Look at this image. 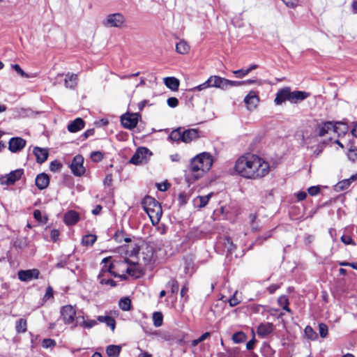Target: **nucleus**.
Returning a JSON list of instances; mask_svg holds the SVG:
<instances>
[{
  "instance_id": "nucleus-1",
  "label": "nucleus",
  "mask_w": 357,
  "mask_h": 357,
  "mask_svg": "<svg viewBox=\"0 0 357 357\" xmlns=\"http://www.w3.org/2000/svg\"><path fill=\"white\" fill-rule=\"evenodd\" d=\"M270 170L268 162L257 155L245 153L236 160L234 171L236 174L249 179H258L267 175Z\"/></svg>"
},
{
  "instance_id": "nucleus-2",
  "label": "nucleus",
  "mask_w": 357,
  "mask_h": 357,
  "mask_svg": "<svg viewBox=\"0 0 357 357\" xmlns=\"http://www.w3.org/2000/svg\"><path fill=\"white\" fill-rule=\"evenodd\" d=\"M213 162V157L209 153L203 152L195 156L191 159L188 167V181L194 182L203 177L210 170Z\"/></svg>"
},
{
  "instance_id": "nucleus-3",
  "label": "nucleus",
  "mask_w": 357,
  "mask_h": 357,
  "mask_svg": "<svg viewBox=\"0 0 357 357\" xmlns=\"http://www.w3.org/2000/svg\"><path fill=\"white\" fill-rule=\"evenodd\" d=\"M239 84L235 81L230 80L218 75H211L204 83L190 89L191 91H201L208 88H218L225 91L231 87H236Z\"/></svg>"
},
{
  "instance_id": "nucleus-4",
  "label": "nucleus",
  "mask_w": 357,
  "mask_h": 357,
  "mask_svg": "<svg viewBox=\"0 0 357 357\" xmlns=\"http://www.w3.org/2000/svg\"><path fill=\"white\" fill-rule=\"evenodd\" d=\"M310 95V93L305 91H291L289 87H284L278 91L274 102L276 105H281L286 101L296 104L308 98Z\"/></svg>"
},
{
  "instance_id": "nucleus-5",
  "label": "nucleus",
  "mask_w": 357,
  "mask_h": 357,
  "mask_svg": "<svg viewBox=\"0 0 357 357\" xmlns=\"http://www.w3.org/2000/svg\"><path fill=\"white\" fill-rule=\"evenodd\" d=\"M142 207L148 214L151 223L156 225L159 223L162 215V209L160 204L151 196H146L142 202Z\"/></svg>"
},
{
  "instance_id": "nucleus-6",
  "label": "nucleus",
  "mask_w": 357,
  "mask_h": 357,
  "mask_svg": "<svg viewBox=\"0 0 357 357\" xmlns=\"http://www.w3.org/2000/svg\"><path fill=\"white\" fill-rule=\"evenodd\" d=\"M152 155L151 151L145 147H139L130 158V163L134 165H142L146 163Z\"/></svg>"
},
{
  "instance_id": "nucleus-7",
  "label": "nucleus",
  "mask_w": 357,
  "mask_h": 357,
  "mask_svg": "<svg viewBox=\"0 0 357 357\" xmlns=\"http://www.w3.org/2000/svg\"><path fill=\"white\" fill-rule=\"evenodd\" d=\"M140 118L138 113L127 112L121 116V123L123 128L132 130L137 126Z\"/></svg>"
},
{
  "instance_id": "nucleus-8",
  "label": "nucleus",
  "mask_w": 357,
  "mask_h": 357,
  "mask_svg": "<svg viewBox=\"0 0 357 357\" xmlns=\"http://www.w3.org/2000/svg\"><path fill=\"white\" fill-rule=\"evenodd\" d=\"M126 22L124 16L121 13H113L108 15L103 24L107 27H122Z\"/></svg>"
},
{
  "instance_id": "nucleus-9",
  "label": "nucleus",
  "mask_w": 357,
  "mask_h": 357,
  "mask_svg": "<svg viewBox=\"0 0 357 357\" xmlns=\"http://www.w3.org/2000/svg\"><path fill=\"white\" fill-rule=\"evenodd\" d=\"M61 314L63 322L66 324H72L76 323V310L70 305H65L61 309Z\"/></svg>"
},
{
  "instance_id": "nucleus-10",
  "label": "nucleus",
  "mask_w": 357,
  "mask_h": 357,
  "mask_svg": "<svg viewBox=\"0 0 357 357\" xmlns=\"http://www.w3.org/2000/svg\"><path fill=\"white\" fill-rule=\"evenodd\" d=\"M84 158L77 155L74 157L73 160L70 165V169L74 175L80 176L85 172V168L83 166Z\"/></svg>"
},
{
  "instance_id": "nucleus-11",
  "label": "nucleus",
  "mask_w": 357,
  "mask_h": 357,
  "mask_svg": "<svg viewBox=\"0 0 357 357\" xmlns=\"http://www.w3.org/2000/svg\"><path fill=\"white\" fill-rule=\"evenodd\" d=\"M246 107L250 111L255 110L259 102V98L255 91H250L244 98Z\"/></svg>"
},
{
  "instance_id": "nucleus-12",
  "label": "nucleus",
  "mask_w": 357,
  "mask_h": 357,
  "mask_svg": "<svg viewBox=\"0 0 357 357\" xmlns=\"http://www.w3.org/2000/svg\"><path fill=\"white\" fill-rule=\"evenodd\" d=\"M40 275L39 270L36 268L21 270L18 272V278L23 282H29L33 279H38Z\"/></svg>"
},
{
  "instance_id": "nucleus-13",
  "label": "nucleus",
  "mask_w": 357,
  "mask_h": 357,
  "mask_svg": "<svg viewBox=\"0 0 357 357\" xmlns=\"http://www.w3.org/2000/svg\"><path fill=\"white\" fill-rule=\"evenodd\" d=\"M109 261V258H105L103 259L102 260V263L105 264V266L104 267L102 268V273L99 275V280H100V282L102 284H106V285H109L111 287H114L116 286V282L115 281H114L112 279H110V278H108V279H105L103 278V274L105 273H111L112 272V267H113V265L112 264H109V266L107 267V263Z\"/></svg>"
},
{
  "instance_id": "nucleus-14",
  "label": "nucleus",
  "mask_w": 357,
  "mask_h": 357,
  "mask_svg": "<svg viewBox=\"0 0 357 357\" xmlns=\"http://www.w3.org/2000/svg\"><path fill=\"white\" fill-rule=\"evenodd\" d=\"M23 173L24 171L22 169H17L12 171L2 178V183L6 185L14 184L17 181L21 178Z\"/></svg>"
},
{
  "instance_id": "nucleus-15",
  "label": "nucleus",
  "mask_w": 357,
  "mask_h": 357,
  "mask_svg": "<svg viewBox=\"0 0 357 357\" xmlns=\"http://www.w3.org/2000/svg\"><path fill=\"white\" fill-rule=\"evenodd\" d=\"M201 137L200 131L195 128L188 129L183 131V142L190 143Z\"/></svg>"
},
{
  "instance_id": "nucleus-16",
  "label": "nucleus",
  "mask_w": 357,
  "mask_h": 357,
  "mask_svg": "<svg viewBox=\"0 0 357 357\" xmlns=\"http://www.w3.org/2000/svg\"><path fill=\"white\" fill-rule=\"evenodd\" d=\"M98 321V320L95 319H85L84 316H78L76 317V323L73 325V327L79 326L89 329L96 326Z\"/></svg>"
},
{
  "instance_id": "nucleus-17",
  "label": "nucleus",
  "mask_w": 357,
  "mask_h": 357,
  "mask_svg": "<svg viewBox=\"0 0 357 357\" xmlns=\"http://www.w3.org/2000/svg\"><path fill=\"white\" fill-rule=\"evenodd\" d=\"M26 145V141L21 137H13L9 142V149L12 152H17Z\"/></svg>"
},
{
  "instance_id": "nucleus-18",
  "label": "nucleus",
  "mask_w": 357,
  "mask_h": 357,
  "mask_svg": "<svg viewBox=\"0 0 357 357\" xmlns=\"http://www.w3.org/2000/svg\"><path fill=\"white\" fill-rule=\"evenodd\" d=\"M334 129L333 123L328 121L318 125L316 129V133L320 137H323L327 134L333 132L332 130Z\"/></svg>"
},
{
  "instance_id": "nucleus-19",
  "label": "nucleus",
  "mask_w": 357,
  "mask_h": 357,
  "mask_svg": "<svg viewBox=\"0 0 357 357\" xmlns=\"http://www.w3.org/2000/svg\"><path fill=\"white\" fill-rule=\"evenodd\" d=\"M274 330V326L273 324L266 322L261 324L257 329V333L260 337H266L270 335Z\"/></svg>"
},
{
  "instance_id": "nucleus-20",
  "label": "nucleus",
  "mask_w": 357,
  "mask_h": 357,
  "mask_svg": "<svg viewBox=\"0 0 357 357\" xmlns=\"http://www.w3.org/2000/svg\"><path fill=\"white\" fill-rule=\"evenodd\" d=\"M213 196V192L209 193L206 196H197L193 199L192 203L195 208H202L206 206L209 199Z\"/></svg>"
},
{
  "instance_id": "nucleus-21",
  "label": "nucleus",
  "mask_w": 357,
  "mask_h": 357,
  "mask_svg": "<svg viewBox=\"0 0 357 357\" xmlns=\"http://www.w3.org/2000/svg\"><path fill=\"white\" fill-rule=\"evenodd\" d=\"M78 77L76 74L70 73L66 75L64 85L66 88L74 89L77 85Z\"/></svg>"
},
{
  "instance_id": "nucleus-22",
  "label": "nucleus",
  "mask_w": 357,
  "mask_h": 357,
  "mask_svg": "<svg viewBox=\"0 0 357 357\" xmlns=\"http://www.w3.org/2000/svg\"><path fill=\"white\" fill-rule=\"evenodd\" d=\"M50 183V178L47 174H40L36 178V185L40 190L45 189Z\"/></svg>"
},
{
  "instance_id": "nucleus-23",
  "label": "nucleus",
  "mask_w": 357,
  "mask_h": 357,
  "mask_svg": "<svg viewBox=\"0 0 357 357\" xmlns=\"http://www.w3.org/2000/svg\"><path fill=\"white\" fill-rule=\"evenodd\" d=\"M84 127V121L81 118H77L68 125V130L70 132H76Z\"/></svg>"
},
{
  "instance_id": "nucleus-24",
  "label": "nucleus",
  "mask_w": 357,
  "mask_h": 357,
  "mask_svg": "<svg viewBox=\"0 0 357 357\" xmlns=\"http://www.w3.org/2000/svg\"><path fill=\"white\" fill-rule=\"evenodd\" d=\"M357 180V173L356 174L352 175L350 178L347 179H344L337 183L335 185L336 190L337 191H341L347 189L350 185L355 181Z\"/></svg>"
},
{
  "instance_id": "nucleus-25",
  "label": "nucleus",
  "mask_w": 357,
  "mask_h": 357,
  "mask_svg": "<svg viewBox=\"0 0 357 357\" xmlns=\"http://www.w3.org/2000/svg\"><path fill=\"white\" fill-rule=\"evenodd\" d=\"M79 219V214L76 211H70L64 215V222L68 225L76 224Z\"/></svg>"
},
{
  "instance_id": "nucleus-26",
  "label": "nucleus",
  "mask_w": 357,
  "mask_h": 357,
  "mask_svg": "<svg viewBox=\"0 0 357 357\" xmlns=\"http://www.w3.org/2000/svg\"><path fill=\"white\" fill-rule=\"evenodd\" d=\"M33 153L36 157L37 162L39 163L44 162L48 157V151L45 149L35 147L33 149Z\"/></svg>"
},
{
  "instance_id": "nucleus-27",
  "label": "nucleus",
  "mask_w": 357,
  "mask_h": 357,
  "mask_svg": "<svg viewBox=\"0 0 357 357\" xmlns=\"http://www.w3.org/2000/svg\"><path fill=\"white\" fill-rule=\"evenodd\" d=\"M164 83L167 88L172 91H177L180 84L179 80L174 77L164 78Z\"/></svg>"
},
{
  "instance_id": "nucleus-28",
  "label": "nucleus",
  "mask_w": 357,
  "mask_h": 357,
  "mask_svg": "<svg viewBox=\"0 0 357 357\" xmlns=\"http://www.w3.org/2000/svg\"><path fill=\"white\" fill-rule=\"evenodd\" d=\"M190 46L188 43L184 40H181L176 45V51L180 54H186L189 53Z\"/></svg>"
},
{
  "instance_id": "nucleus-29",
  "label": "nucleus",
  "mask_w": 357,
  "mask_h": 357,
  "mask_svg": "<svg viewBox=\"0 0 357 357\" xmlns=\"http://www.w3.org/2000/svg\"><path fill=\"white\" fill-rule=\"evenodd\" d=\"M97 320L100 323H105L112 331L115 330L116 321L110 316H98Z\"/></svg>"
},
{
  "instance_id": "nucleus-30",
  "label": "nucleus",
  "mask_w": 357,
  "mask_h": 357,
  "mask_svg": "<svg viewBox=\"0 0 357 357\" xmlns=\"http://www.w3.org/2000/svg\"><path fill=\"white\" fill-rule=\"evenodd\" d=\"M334 129L332 130L333 132L337 133L338 135H344L349 130L348 126L343 122H336L333 123Z\"/></svg>"
},
{
  "instance_id": "nucleus-31",
  "label": "nucleus",
  "mask_w": 357,
  "mask_h": 357,
  "mask_svg": "<svg viewBox=\"0 0 357 357\" xmlns=\"http://www.w3.org/2000/svg\"><path fill=\"white\" fill-rule=\"evenodd\" d=\"M121 350V346L111 344L107 347L106 352L109 357H119Z\"/></svg>"
},
{
  "instance_id": "nucleus-32",
  "label": "nucleus",
  "mask_w": 357,
  "mask_h": 357,
  "mask_svg": "<svg viewBox=\"0 0 357 357\" xmlns=\"http://www.w3.org/2000/svg\"><path fill=\"white\" fill-rule=\"evenodd\" d=\"M27 322L25 319H20L16 322L15 328L18 333H24L26 331Z\"/></svg>"
},
{
  "instance_id": "nucleus-33",
  "label": "nucleus",
  "mask_w": 357,
  "mask_h": 357,
  "mask_svg": "<svg viewBox=\"0 0 357 357\" xmlns=\"http://www.w3.org/2000/svg\"><path fill=\"white\" fill-rule=\"evenodd\" d=\"M97 236L94 234H87L83 236L82 243L86 246L92 245L96 241Z\"/></svg>"
},
{
  "instance_id": "nucleus-34",
  "label": "nucleus",
  "mask_w": 357,
  "mask_h": 357,
  "mask_svg": "<svg viewBox=\"0 0 357 357\" xmlns=\"http://www.w3.org/2000/svg\"><path fill=\"white\" fill-rule=\"evenodd\" d=\"M169 137L174 142H183V131L181 128H178L173 130L170 135Z\"/></svg>"
},
{
  "instance_id": "nucleus-35",
  "label": "nucleus",
  "mask_w": 357,
  "mask_h": 357,
  "mask_svg": "<svg viewBox=\"0 0 357 357\" xmlns=\"http://www.w3.org/2000/svg\"><path fill=\"white\" fill-rule=\"evenodd\" d=\"M152 318H153V325L155 327H160L162 325L163 315L160 312H155L153 314Z\"/></svg>"
},
{
  "instance_id": "nucleus-36",
  "label": "nucleus",
  "mask_w": 357,
  "mask_h": 357,
  "mask_svg": "<svg viewBox=\"0 0 357 357\" xmlns=\"http://www.w3.org/2000/svg\"><path fill=\"white\" fill-rule=\"evenodd\" d=\"M119 305L121 310L128 311L130 309L131 301L128 298H121L119 303Z\"/></svg>"
},
{
  "instance_id": "nucleus-37",
  "label": "nucleus",
  "mask_w": 357,
  "mask_h": 357,
  "mask_svg": "<svg viewBox=\"0 0 357 357\" xmlns=\"http://www.w3.org/2000/svg\"><path fill=\"white\" fill-rule=\"evenodd\" d=\"M126 273L128 275H132L135 278H139L141 274V271L138 268H136L135 265H131V266L127 267Z\"/></svg>"
},
{
  "instance_id": "nucleus-38",
  "label": "nucleus",
  "mask_w": 357,
  "mask_h": 357,
  "mask_svg": "<svg viewBox=\"0 0 357 357\" xmlns=\"http://www.w3.org/2000/svg\"><path fill=\"white\" fill-rule=\"evenodd\" d=\"M232 340L235 343L243 342L246 340V335L243 332H237L233 335Z\"/></svg>"
},
{
  "instance_id": "nucleus-39",
  "label": "nucleus",
  "mask_w": 357,
  "mask_h": 357,
  "mask_svg": "<svg viewBox=\"0 0 357 357\" xmlns=\"http://www.w3.org/2000/svg\"><path fill=\"white\" fill-rule=\"evenodd\" d=\"M278 302L279 305L281 307H282V308L284 310H286L287 312H291L290 309L288 307V305H289L288 299H287V298L285 296H280L278 298Z\"/></svg>"
},
{
  "instance_id": "nucleus-40",
  "label": "nucleus",
  "mask_w": 357,
  "mask_h": 357,
  "mask_svg": "<svg viewBox=\"0 0 357 357\" xmlns=\"http://www.w3.org/2000/svg\"><path fill=\"white\" fill-rule=\"evenodd\" d=\"M235 82L239 83V84L236 85L237 86H240L245 84H257V85H261L263 84V81L261 79H247L245 81H235Z\"/></svg>"
},
{
  "instance_id": "nucleus-41",
  "label": "nucleus",
  "mask_w": 357,
  "mask_h": 357,
  "mask_svg": "<svg viewBox=\"0 0 357 357\" xmlns=\"http://www.w3.org/2000/svg\"><path fill=\"white\" fill-rule=\"evenodd\" d=\"M305 333L306 336L307 337V338L312 340H315L317 337L316 332H314V330L312 329V328L309 326L305 327Z\"/></svg>"
},
{
  "instance_id": "nucleus-42",
  "label": "nucleus",
  "mask_w": 357,
  "mask_h": 357,
  "mask_svg": "<svg viewBox=\"0 0 357 357\" xmlns=\"http://www.w3.org/2000/svg\"><path fill=\"white\" fill-rule=\"evenodd\" d=\"M145 79L144 78L142 77L140 78V81L138 84L137 83H131L128 82L126 84V87H131L132 89V93L135 92V89H137L139 86H144L145 84Z\"/></svg>"
},
{
  "instance_id": "nucleus-43",
  "label": "nucleus",
  "mask_w": 357,
  "mask_h": 357,
  "mask_svg": "<svg viewBox=\"0 0 357 357\" xmlns=\"http://www.w3.org/2000/svg\"><path fill=\"white\" fill-rule=\"evenodd\" d=\"M348 158L352 160L353 162H355L357 160V147H353L349 149L348 151Z\"/></svg>"
},
{
  "instance_id": "nucleus-44",
  "label": "nucleus",
  "mask_w": 357,
  "mask_h": 357,
  "mask_svg": "<svg viewBox=\"0 0 357 357\" xmlns=\"http://www.w3.org/2000/svg\"><path fill=\"white\" fill-rule=\"evenodd\" d=\"M233 73L238 78H243L249 74V70L247 69H240L237 70H234Z\"/></svg>"
},
{
  "instance_id": "nucleus-45",
  "label": "nucleus",
  "mask_w": 357,
  "mask_h": 357,
  "mask_svg": "<svg viewBox=\"0 0 357 357\" xmlns=\"http://www.w3.org/2000/svg\"><path fill=\"white\" fill-rule=\"evenodd\" d=\"M12 68L22 77H31V76H29L27 73H26L18 64H13L12 65Z\"/></svg>"
},
{
  "instance_id": "nucleus-46",
  "label": "nucleus",
  "mask_w": 357,
  "mask_h": 357,
  "mask_svg": "<svg viewBox=\"0 0 357 357\" xmlns=\"http://www.w3.org/2000/svg\"><path fill=\"white\" fill-rule=\"evenodd\" d=\"M319 334L321 337H326L328 335V326L325 324L319 325Z\"/></svg>"
},
{
  "instance_id": "nucleus-47",
  "label": "nucleus",
  "mask_w": 357,
  "mask_h": 357,
  "mask_svg": "<svg viewBox=\"0 0 357 357\" xmlns=\"http://www.w3.org/2000/svg\"><path fill=\"white\" fill-rule=\"evenodd\" d=\"M34 218L40 222H46L47 219L42 216L41 212L39 210H35L33 211Z\"/></svg>"
},
{
  "instance_id": "nucleus-48",
  "label": "nucleus",
  "mask_w": 357,
  "mask_h": 357,
  "mask_svg": "<svg viewBox=\"0 0 357 357\" xmlns=\"http://www.w3.org/2000/svg\"><path fill=\"white\" fill-rule=\"evenodd\" d=\"M168 285L171 287V291L172 294H176L178 290V283L176 280H172L168 282Z\"/></svg>"
},
{
  "instance_id": "nucleus-49",
  "label": "nucleus",
  "mask_w": 357,
  "mask_h": 357,
  "mask_svg": "<svg viewBox=\"0 0 357 357\" xmlns=\"http://www.w3.org/2000/svg\"><path fill=\"white\" fill-rule=\"evenodd\" d=\"M103 158V155L100 151H95L91 154V158L95 162L100 161Z\"/></svg>"
},
{
  "instance_id": "nucleus-50",
  "label": "nucleus",
  "mask_w": 357,
  "mask_h": 357,
  "mask_svg": "<svg viewBox=\"0 0 357 357\" xmlns=\"http://www.w3.org/2000/svg\"><path fill=\"white\" fill-rule=\"evenodd\" d=\"M237 291H236L233 296L229 300V303L231 307H234L240 303V300L236 297Z\"/></svg>"
},
{
  "instance_id": "nucleus-51",
  "label": "nucleus",
  "mask_w": 357,
  "mask_h": 357,
  "mask_svg": "<svg viewBox=\"0 0 357 357\" xmlns=\"http://www.w3.org/2000/svg\"><path fill=\"white\" fill-rule=\"evenodd\" d=\"M43 347L44 348H49L55 345V341L52 339H45L43 341Z\"/></svg>"
},
{
  "instance_id": "nucleus-52",
  "label": "nucleus",
  "mask_w": 357,
  "mask_h": 357,
  "mask_svg": "<svg viewBox=\"0 0 357 357\" xmlns=\"http://www.w3.org/2000/svg\"><path fill=\"white\" fill-rule=\"evenodd\" d=\"M167 104L170 107H176L178 104V100L176 98H169L167 99Z\"/></svg>"
},
{
  "instance_id": "nucleus-53",
  "label": "nucleus",
  "mask_w": 357,
  "mask_h": 357,
  "mask_svg": "<svg viewBox=\"0 0 357 357\" xmlns=\"http://www.w3.org/2000/svg\"><path fill=\"white\" fill-rule=\"evenodd\" d=\"M169 187V184L167 182L162 183H157V188L160 191H166Z\"/></svg>"
},
{
  "instance_id": "nucleus-54",
  "label": "nucleus",
  "mask_w": 357,
  "mask_h": 357,
  "mask_svg": "<svg viewBox=\"0 0 357 357\" xmlns=\"http://www.w3.org/2000/svg\"><path fill=\"white\" fill-rule=\"evenodd\" d=\"M341 240L342 241L346 244V245H349V244H353L354 245L355 243L353 242V240L352 238L349 236H346V235H343L342 237H341Z\"/></svg>"
},
{
  "instance_id": "nucleus-55",
  "label": "nucleus",
  "mask_w": 357,
  "mask_h": 357,
  "mask_svg": "<svg viewBox=\"0 0 357 357\" xmlns=\"http://www.w3.org/2000/svg\"><path fill=\"white\" fill-rule=\"evenodd\" d=\"M61 165L59 162H58L57 161H53L51 162L50 164V169L52 171H58L61 169Z\"/></svg>"
},
{
  "instance_id": "nucleus-56",
  "label": "nucleus",
  "mask_w": 357,
  "mask_h": 357,
  "mask_svg": "<svg viewBox=\"0 0 357 357\" xmlns=\"http://www.w3.org/2000/svg\"><path fill=\"white\" fill-rule=\"evenodd\" d=\"M59 236V232L57 229H52L50 231V238L53 241H56Z\"/></svg>"
},
{
  "instance_id": "nucleus-57",
  "label": "nucleus",
  "mask_w": 357,
  "mask_h": 357,
  "mask_svg": "<svg viewBox=\"0 0 357 357\" xmlns=\"http://www.w3.org/2000/svg\"><path fill=\"white\" fill-rule=\"evenodd\" d=\"M320 191V189L317 186H312L308 189V192L310 195L314 196L317 195Z\"/></svg>"
},
{
  "instance_id": "nucleus-58",
  "label": "nucleus",
  "mask_w": 357,
  "mask_h": 357,
  "mask_svg": "<svg viewBox=\"0 0 357 357\" xmlns=\"http://www.w3.org/2000/svg\"><path fill=\"white\" fill-rule=\"evenodd\" d=\"M287 6L295 7L298 3V0H282Z\"/></svg>"
},
{
  "instance_id": "nucleus-59",
  "label": "nucleus",
  "mask_w": 357,
  "mask_h": 357,
  "mask_svg": "<svg viewBox=\"0 0 357 357\" xmlns=\"http://www.w3.org/2000/svg\"><path fill=\"white\" fill-rule=\"evenodd\" d=\"M255 342H256V340L255 338V333H253V337L251 340H250L247 344H246V348L248 349V350H251L253 349L255 344Z\"/></svg>"
},
{
  "instance_id": "nucleus-60",
  "label": "nucleus",
  "mask_w": 357,
  "mask_h": 357,
  "mask_svg": "<svg viewBox=\"0 0 357 357\" xmlns=\"http://www.w3.org/2000/svg\"><path fill=\"white\" fill-rule=\"evenodd\" d=\"M104 185L110 186L112 183V176L111 174H107L104 179Z\"/></svg>"
},
{
  "instance_id": "nucleus-61",
  "label": "nucleus",
  "mask_w": 357,
  "mask_h": 357,
  "mask_svg": "<svg viewBox=\"0 0 357 357\" xmlns=\"http://www.w3.org/2000/svg\"><path fill=\"white\" fill-rule=\"evenodd\" d=\"M53 297V289L52 287H48L46 289V293L45 294V298L49 299L50 298Z\"/></svg>"
},
{
  "instance_id": "nucleus-62",
  "label": "nucleus",
  "mask_w": 357,
  "mask_h": 357,
  "mask_svg": "<svg viewBox=\"0 0 357 357\" xmlns=\"http://www.w3.org/2000/svg\"><path fill=\"white\" fill-rule=\"evenodd\" d=\"M139 75V72H137L136 73L130 74V75H121V76H120V78L121 79H131L132 78H133L135 77H137Z\"/></svg>"
},
{
  "instance_id": "nucleus-63",
  "label": "nucleus",
  "mask_w": 357,
  "mask_h": 357,
  "mask_svg": "<svg viewBox=\"0 0 357 357\" xmlns=\"http://www.w3.org/2000/svg\"><path fill=\"white\" fill-rule=\"evenodd\" d=\"M307 194L305 192H300L297 194V198L298 200L302 201L306 198Z\"/></svg>"
},
{
  "instance_id": "nucleus-64",
  "label": "nucleus",
  "mask_w": 357,
  "mask_h": 357,
  "mask_svg": "<svg viewBox=\"0 0 357 357\" xmlns=\"http://www.w3.org/2000/svg\"><path fill=\"white\" fill-rule=\"evenodd\" d=\"M351 133L355 137H357V122L354 123Z\"/></svg>"
}]
</instances>
